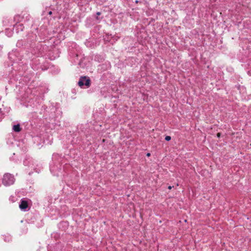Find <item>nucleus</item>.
<instances>
[{
    "label": "nucleus",
    "instance_id": "f257e3e1",
    "mask_svg": "<svg viewBox=\"0 0 251 251\" xmlns=\"http://www.w3.org/2000/svg\"><path fill=\"white\" fill-rule=\"evenodd\" d=\"M14 182V178L10 174H5L3 176L2 179V183L4 185H10L13 184Z\"/></svg>",
    "mask_w": 251,
    "mask_h": 251
},
{
    "label": "nucleus",
    "instance_id": "0eeeda50",
    "mask_svg": "<svg viewBox=\"0 0 251 251\" xmlns=\"http://www.w3.org/2000/svg\"><path fill=\"white\" fill-rule=\"evenodd\" d=\"M172 187H173L172 186H169L168 187V189H170V190H171V189L172 188Z\"/></svg>",
    "mask_w": 251,
    "mask_h": 251
},
{
    "label": "nucleus",
    "instance_id": "423d86ee",
    "mask_svg": "<svg viewBox=\"0 0 251 251\" xmlns=\"http://www.w3.org/2000/svg\"><path fill=\"white\" fill-rule=\"evenodd\" d=\"M217 137L220 138L221 137V133H218L217 134Z\"/></svg>",
    "mask_w": 251,
    "mask_h": 251
},
{
    "label": "nucleus",
    "instance_id": "1a4fd4ad",
    "mask_svg": "<svg viewBox=\"0 0 251 251\" xmlns=\"http://www.w3.org/2000/svg\"><path fill=\"white\" fill-rule=\"evenodd\" d=\"M150 155H151V154H150V153H148L147 154V156H150Z\"/></svg>",
    "mask_w": 251,
    "mask_h": 251
},
{
    "label": "nucleus",
    "instance_id": "6e6552de",
    "mask_svg": "<svg viewBox=\"0 0 251 251\" xmlns=\"http://www.w3.org/2000/svg\"><path fill=\"white\" fill-rule=\"evenodd\" d=\"M97 15H100V13L98 12L97 13Z\"/></svg>",
    "mask_w": 251,
    "mask_h": 251
},
{
    "label": "nucleus",
    "instance_id": "f03ea898",
    "mask_svg": "<svg viewBox=\"0 0 251 251\" xmlns=\"http://www.w3.org/2000/svg\"><path fill=\"white\" fill-rule=\"evenodd\" d=\"M90 79L89 78H87L86 76H81L78 82V84L80 87L85 85L89 87L90 86Z\"/></svg>",
    "mask_w": 251,
    "mask_h": 251
},
{
    "label": "nucleus",
    "instance_id": "39448f33",
    "mask_svg": "<svg viewBox=\"0 0 251 251\" xmlns=\"http://www.w3.org/2000/svg\"><path fill=\"white\" fill-rule=\"evenodd\" d=\"M165 139L166 141H169L171 139V137L170 136H166Z\"/></svg>",
    "mask_w": 251,
    "mask_h": 251
},
{
    "label": "nucleus",
    "instance_id": "7ed1b4c3",
    "mask_svg": "<svg viewBox=\"0 0 251 251\" xmlns=\"http://www.w3.org/2000/svg\"><path fill=\"white\" fill-rule=\"evenodd\" d=\"M28 207V203L27 201L25 200H21V203L19 205V207L22 210H25Z\"/></svg>",
    "mask_w": 251,
    "mask_h": 251
},
{
    "label": "nucleus",
    "instance_id": "9d476101",
    "mask_svg": "<svg viewBox=\"0 0 251 251\" xmlns=\"http://www.w3.org/2000/svg\"><path fill=\"white\" fill-rule=\"evenodd\" d=\"M49 14L50 15H51L52 14V12L51 11L49 12Z\"/></svg>",
    "mask_w": 251,
    "mask_h": 251
},
{
    "label": "nucleus",
    "instance_id": "20e7f679",
    "mask_svg": "<svg viewBox=\"0 0 251 251\" xmlns=\"http://www.w3.org/2000/svg\"><path fill=\"white\" fill-rule=\"evenodd\" d=\"M13 129L15 132H20L21 130V128L19 125H14L13 127Z\"/></svg>",
    "mask_w": 251,
    "mask_h": 251
}]
</instances>
